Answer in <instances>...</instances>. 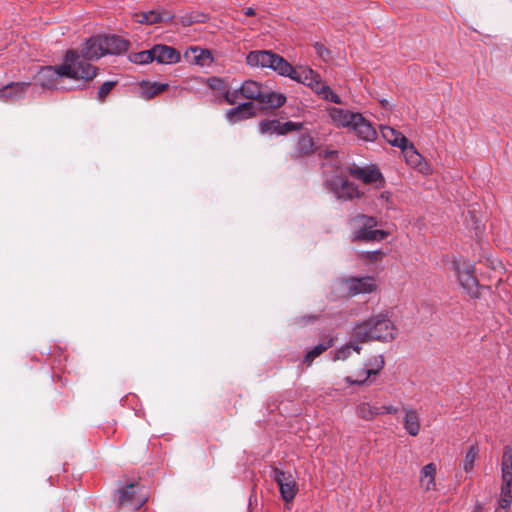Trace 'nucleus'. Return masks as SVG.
Returning <instances> with one entry per match:
<instances>
[{"label": "nucleus", "mask_w": 512, "mask_h": 512, "mask_svg": "<svg viewBox=\"0 0 512 512\" xmlns=\"http://www.w3.org/2000/svg\"><path fill=\"white\" fill-rule=\"evenodd\" d=\"M98 74V68L90 63L80 60L76 49H68L63 62L59 65L41 67L36 80L43 88H58L61 78H69L76 81L88 82Z\"/></svg>", "instance_id": "f257e3e1"}, {"label": "nucleus", "mask_w": 512, "mask_h": 512, "mask_svg": "<svg viewBox=\"0 0 512 512\" xmlns=\"http://www.w3.org/2000/svg\"><path fill=\"white\" fill-rule=\"evenodd\" d=\"M384 253L381 250L368 251L362 254V257L369 261H378L383 257Z\"/></svg>", "instance_id": "79ce46f5"}, {"label": "nucleus", "mask_w": 512, "mask_h": 512, "mask_svg": "<svg viewBox=\"0 0 512 512\" xmlns=\"http://www.w3.org/2000/svg\"><path fill=\"white\" fill-rule=\"evenodd\" d=\"M168 88V84L166 83H146L143 86V95L145 98L150 99L154 96L164 92Z\"/></svg>", "instance_id": "72a5a7b5"}, {"label": "nucleus", "mask_w": 512, "mask_h": 512, "mask_svg": "<svg viewBox=\"0 0 512 512\" xmlns=\"http://www.w3.org/2000/svg\"><path fill=\"white\" fill-rule=\"evenodd\" d=\"M382 137L392 146L404 148L408 144V139L399 131L389 126H381Z\"/></svg>", "instance_id": "a878e982"}, {"label": "nucleus", "mask_w": 512, "mask_h": 512, "mask_svg": "<svg viewBox=\"0 0 512 512\" xmlns=\"http://www.w3.org/2000/svg\"><path fill=\"white\" fill-rule=\"evenodd\" d=\"M512 503V483L501 481L500 494L495 512H509Z\"/></svg>", "instance_id": "bb28decb"}, {"label": "nucleus", "mask_w": 512, "mask_h": 512, "mask_svg": "<svg viewBox=\"0 0 512 512\" xmlns=\"http://www.w3.org/2000/svg\"><path fill=\"white\" fill-rule=\"evenodd\" d=\"M473 512H481V508L477 507Z\"/></svg>", "instance_id": "de8ad7c7"}, {"label": "nucleus", "mask_w": 512, "mask_h": 512, "mask_svg": "<svg viewBox=\"0 0 512 512\" xmlns=\"http://www.w3.org/2000/svg\"><path fill=\"white\" fill-rule=\"evenodd\" d=\"M238 91H240V95L243 98L259 102L264 89L260 83L253 80H246L242 83Z\"/></svg>", "instance_id": "b1692460"}, {"label": "nucleus", "mask_w": 512, "mask_h": 512, "mask_svg": "<svg viewBox=\"0 0 512 512\" xmlns=\"http://www.w3.org/2000/svg\"><path fill=\"white\" fill-rule=\"evenodd\" d=\"M246 63L251 67L270 68L284 77H290L291 74H294L295 68L286 59L271 50L249 52Z\"/></svg>", "instance_id": "20e7f679"}, {"label": "nucleus", "mask_w": 512, "mask_h": 512, "mask_svg": "<svg viewBox=\"0 0 512 512\" xmlns=\"http://www.w3.org/2000/svg\"><path fill=\"white\" fill-rule=\"evenodd\" d=\"M29 86L30 82H11L0 89V100L14 102L26 94Z\"/></svg>", "instance_id": "6ab92c4d"}, {"label": "nucleus", "mask_w": 512, "mask_h": 512, "mask_svg": "<svg viewBox=\"0 0 512 512\" xmlns=\"http://www.w3.org/2000/svg\"><path fill=\"white\" fill-rule=\"evenodd\" d=\"M302 123H297L293 121H287V122H280L279 127V135H286L293 131H299L302 128Z\"/></svg>", "instance_id": "e433bc0d"}, {"label": "nucleus", "mask_w": 512, "mask_h": 512, "mask_svg": "<svg viewBox=\"0 0 512 512\" xmlns=\"http://www.w3.org/2000/svg\"><path fill=\"white\" fill-rule=\"evenodd\" d=\"M328 114L334 125L337 127L346 128L349 131L351 130L353 124H355V120H359L358 112H352L337 107H331L328 110Z\"/></svg>", "instance_id": "f8f14e48"}, {"label": "nucleus", "mask_w": 512, "mask_h": 512, "mask_svg": "<svg viewBox=\"0 0 512 512\" xmlns=\"http://www.w3.org/2000/svg\"><path fill=\"white\" fill-rule=\"evenodd\" d=\"M397 328L385 314L372 316L357 323L353 328V337L359 342H389L396 338Z\"/></svg>", "instance_id": "f03ea898"}, {"label": "nucleus", "mask_w": 512, "mask_h": 512, "mask_svg": "<svg viewBox=\"0 0 512 512\" xmlns=\"http://www.w3.org/2000/svg\"><path fill=\"white\" fill-rule=\"evenodd\" d=\"M403 427L410 436H417L420 432L419 413L408 406H403Z\"/></svg>", "instance_id": "412c9836"}, {"label": "nucleus", "mask_w": 512, "mask_h": 512, "mask_svg": "<svg viewBox=\"0 0 512 512\" xmlns=\"http://www.w3.org/2000/svg\"><path fill=\"white\" fill-rule=\"evenodd\" d=\"M137 22L141 24H156L160 22H168L173 19L174 15L168 11H149L136 15Z\"/></svg>", "instance_id": "393cba45"}, {"label": "nucleus", "mask_w": 512, "mask_h": 512, "mask_svg": "<svg viewBox=\"0 0 512 512\" xmlns=\"http://www.w3.org/2000/svg\"><path fill=\"white\" fill-rule=\"evenodd\" d=\"M354 220L358 224V229L353 234L354 241H381L388 236L386 231L374 229L377 226V220L375 217L358 215L354 218Z\"/></svg>", "instance_id": "423d86ee"}, {"label": "nucleus", "mask_w": 512, "mask_h": 512, "mask_svg": "<svg viewBox=\"0 0 512 512\" xmlns=\"http://www.w3.org/2000/svg\"><path fill=\"white\" fill-rule=\"evenodd\" d=\"M80 55V60L89 63L92 60H98L104 56L101 46L100 35L89 38L81 50H77Z\"/></svg>", "instance_id": "dca6fc26"}, {"label": "nucleus", "mask_w": 512, "mask_h": 512, "mask_svg": "<svg viewBox=\"0 0 512 512\" xmlns=\"http://www.w3.org/2000/svg\"><path fill=\"white\" fill-rule=\"evenodd\" d=\"M436 465L429 463L425 465L420 473V484L426 491L434 490L436 486L435 482Z\"/></svg>", "instance_id": "cd10ccee"}, {"label": "nucleus", "mask_w": 512, "mask_h": 512, "mask_svg": "<svg viewBox=\"0 0 512 512\" xmlns=\"http://www.w3.org/2000/svg\"><path fill=\"white\" fill-rule=\"evenodd\" d=\"M333 338L327 337L325 338L321 343H319L317 346H315L313 349L308 351L304 357V363L307 366H310L314 359L320 356L324 351H326L328 348L333 346Z\"/></svg>", "instance_id": "7c9ffc66"}, {"label": "nucleus", "mask_w": 512, "mask_h": 512, "mask_svg": "<svg viewBox=\"0 0 512 512\" xmlns=\"http://www.w3.org/2000/svg\"><path fill=\"white\" fill-rule=\"evenodd\" d=\"M254 116V104L251 101L241 103L236 107L227 110L225 113V118L231 124H235Z\"/></svg>", "instance_id": "a211bd4d"}, {"label": "nucleus", "mask_w": 512, "mask_h": 512, "mask_svg": "<svg viewBox=\"0 0 512 512\" xmlns=\"http://www.w3.org/2000/svg\"><path fill=\"white\" fill-rule=\"evenodd\" d=\"M286 102V97L282 93L266 92L263 91L259 103L265 105L267 108H280Z\"/></svg>", "instance_id": "c756f323"}, {"label": "nucleus", "mask_w": 512, "mask_h": 512, "mask_svg": "<svg viewBox=\"0 0 512 512\" xmlns=\"http://www.w3.org/2000/svg\"><path fill=\"white\" fill-rule=\"evenodd\" d=\"M362 343L363 342L357 341L352 336L351 340L347 344L343 345L341 348H339L338 350L335 351L333 360L334 361H337V360L344 361L351 356L352 352L360 354V352H361L360 344H362Z\"/></svg>", "instance_id": "c85d7f7f"}, {"label": "nucleus", "mask_w": 512, "mask_h": 512, "mask_svg": "<svg viewBox=\"0 0 512 512\" xmlns=\"http://www.w3.org/2000/svg\"><path fill=\"white\" fill-rule=\"evenodd\" d=\"M209 86L211 89L220 91L222 93L226 89L223 80L216 77L209 79Z\"/></svg>", "instance_id": "a19ab883"}, {"label": "nucleus", "mask_w": 512, "mask_h": 512, "mask_svg": "<svg viewBox=\"0 0 512 512\" xmlns=\"http://www.w3.org/2000/svg\"><path fill=\"white\" fill-rule=\"evenodd\" d=\"M391 194L389 192H382L380 194V199L386 201L387 203L390 202Z\"/></svg>", "instance_id": "a18cd8bd"}, {"label": "nucleus", "mask_w": 512, "mask_h": 512, "mask_svg": "<svg viewBox=\"0 0 512 512\" xmlns=\"http://www.w3.org/2000/svg\"><path fill=\"white\" fill-rule=\"evenodd\" d=\"M377 287V280L372 276L348 277L339 279L334 284V291L343 297H352L372 293Z\"/></svg>", "instance_id": "39448f33"}, {"label": "nucleus", "mask_w": 512, "mask_h": 512, "mask_svg": "<svg viewBox=\"0 0 512 512\" xmlns=\"http://www.w3.org/2000/svg\"><path fill=\"white\" fill-rule=\"evenodd\" d=\"M356 413L364 420H372L378 415L396 414L398 408L392 405L372 406L367 402H362L357 406Z\"/></svg>", "instance_id": "ddd939ff"}, {"label": "nucleus", "mask_w": 512, "mask_h": 512, "mask_svg": "<svg viewBox=\"0 0 512 512\" xmlns=\"http://www.w3.org/2000/svg\"><path fill=\"white\" fill-rule=\"evenodd\" d=\"M153 61L159 64H175L180 61V52L167 45L157 44L152 47Z\"/></svg>", "instance_id": "f3484780"}, {"label": "nucleus", "mask_w": 512, "mask_h": 512, "mask_svg": "<svg viewBox=\"0 0 512 512\" xmlns=\"http://www.w3.org/2000/svg\"><path fill=\"white\" fill-rule=\"evenodd\" d=\"M117 81H106L104 82L98 89L97 99L99 101H104L106 96L111 92V90L115 87Z\"/></svg>", "instance_id": "4c0bfd02"}, {"label": "nucleus", "mask_w": 512, "mask_h": 512, "mask_svg": "<svg viewBox=\"0 0 512 512\" xmlns=\"http://www.w3.org/2000/svg\"><path fill=\"white\" fill-rule=\"evenodd\" d=\"M406 162L412 167H419L422 163V156L419 154L414 146L408 142L404 148H401Z\"/></svg>", "instance_id": "2f4dec72"}, {"label": "nucleus", "mask_w": 512, "mask_h": 512, "mask_svg": "<svg viewBox=\"0 0 512 512\" xmlns=\"http://www.w3.org/2000/svg\"><path fill=\"white\" fill-rule=\"evenodd\" d=\"M314 49L318 57H320L325 62L329 61L331 58V52L328 50L323 44L316 42L314 44Z\"/></svg>", "instance_id": "58836bf2"}, {"label": "nucleus", "mask_w": 512, "mask_h": 512, "mask_svg": "<svg viewBox=\"0 0 512 512\" xmlns=\"http://www.w3.org/2000/svg\"><path fill=\"white\" fill-rule=\"evenodd\" d=\"M453 266L461 287L470 297L478 298L479 284L475 276L474 266L465 262L460 263L456 261L453 263Z\"/></svg>", "instance_id": "0eeeda50"}, {"label": "nucleus", "mask_w": 512, "mask_h": 512, "mask_svg": "<svg viewBox=\"0 0 512 512\" xmlns=\"http://www.w3.org/2000/svg\"><path fill=\"white\" fill-rule=\"evenodd\" d=\"M243 12L246 16H249V17L256 15V12L252 7H247L245 9H243Z\"/></svg>", "instance_id": "c03bdc74"}, {"label": "nucleus", "mask_w": 512, "mask_h": 512, "mask_svg": "<svg viewBox=\"0 0 512 512\" xmlns=\"http://www.w3.org/2000/svg\"><path fill=\"white\" fill-rule=\"evenodd\" d=\"M384 365L385 361L382 355L373 356L365 364L366 368L363 371L364 377L362 379H352L348 376L345 381L350 385H363L371 375H377Z\"/></svg>", "instance_id": "4468645a"}, {"label": "nucleus", "mask_w": 512, "mask_h": 512, "mask_svg": "<svg viewBox=\"0 0 512 512\" xmlns=\"http://www.w3.org/2000/svg\"><path fill=\"white\" fill-rule=\"evenodd\" d=\"M315 151V144L313 138L308 134H303L299 137L295 151L291 154V158L298 159L308 156Z\"/></svg>", "instance_id": "5701e85b"}, {"label": "nucleus", "mask_w": 512, "mask_h": 512, "mask_svg": "<svg viewBox=\"0 0 512 512\" xmlns=\"http://www.w3.org/2000/svg\"><path fill=\"white\" fill-rule=\"evenodd\" d=\"M359 120H355L350 131H352L359 139L372 142L377 137V132L372 124L363 117L362 114L358 115Z\"/></svg>", "instance_id": "aec40b11"}, {"label": "nucleus", "mask_w": 512, "mask_h": 512, "mask_svg": "<svg viewBox=\"0 0 512 512\" xmlns=\"http://www.w3.org/2000/svg\"><path fill=\"white\" fill-rule=\"evenodd\" d=\"M142 488L137 482L120 487L117 490L119 494L118 505L120 507L130 506L133 510L139 509L147 500V497L140 493Z\"/></svg>", "instance_id": "6e6552de"}, {"label": "nucleus", "mask_w": 512, "mask_h": 512, "mask_svg": "<svg viewBox=\"0 0 512 512\" xmlns=\"http://www.w3.org/2000/svg\"><path fill=\"white\" fill-rule=\"evenodd\" d=\"M280 121L278 119H264L259 122V132L263 135H279Z\"/></svg>", "instance_id": "473e14b6"}, {"label": "nucleus", "mask_w": 512, "mask_h": 512, "mask_svg": "<svg viewBox=\"0 0 512 512\" xmlns=\"http://www.w3.org/2000/svg\"><path fill=\"white\" fill-rule=\"evenodd\" d=\"M317 319V316L315 315H308V316H301L297 317L294 320V323L299 326H305L310 321H315Z\"/></svg>", "instance_id": "37998d69"}, {"label": "nucleus", "mask_w": 512, "mask_h": 512, "mask_svg": "<svg viewBox=\"0 0 512 512\" xmlns=\"http://www.w3.org/2000/svg\"><path fill=\"white\" fill-rule=\"evenodd\" d=\"M289 78L310 87L320 98L324 100L335 104L341 103V98L334 93L328 85L322 82L321 76L307 66L295 67L294 74H291Z\"/></svg>", "instance_id": "7ed1b4c3"}, {"label": "nucleus", "mask_w": 512, "mask_h": 512, "mask_svg": "<svg viewBox=\"0 0 512 512\" xmlns=\"http://www.w3.org/2000/svg\"><path fill=\"white\" fill-rule=\"evenodd\" d=\"M326 184L338 199L352 200L362 195L354 183L339 175L332 177Z\"/></svg>", "instance_id": "1a4fd4ad"}, {"label": "nucleus", "mask_w": 512, "mask_h": 512, "mask_svg": "<svg viewBox=\"0 0 512 512\" xmlns=\"http://www.w3.org/2000/svg\"><path fill=\"white\" fill-rule=\"evenodd\" d=\"M272 477L278 484L281 497L285 502H290L294 499L297 493V484L290 473H286L283 470L274 468L272 471Z\"/></svg>", "instance_id": "9d476101"}, {"label": "nucleus", "mask_w": 512, "mask_h": 512, "mask_svg": "<svg viewBox=\"0 0 512 512\" xmlns=\"http://www.w3.org/2000/svg\"><path fill=\"white\" fill-rule=\"evenodd\" d=\"M349 173L356 179L361 180L365 184L377 183L378 186L384 185V178L378 168L374 166L360 167L352 165L349 167Z\"/></svg>", "instance_id": "9b49d317"}, {"label": "nucleus", "mask_w": 512, "mask_h": 512, "mask_svg": "<svg viewBox=\"0 0 512 512\" xmlns=\"http://www.w3.org/2000/svg\"><path fill=\"white\" fill-rule=\"evenodd\" d=\"M223 98L224 101L229 104L233 105L236 103V100L238 96L240 95V91L238 89L234 90L233 92H230L227 88L223 91Z\"/></svg>", "instance_id": "ea45409f"}, {"label": "nucleus", "mask_w": 512, "mask_h": 512, "mask_svg": "<svg viewBox=\"0 0 512 512\" xmlns=\"http://www.w3.org/2000/svg\"><path fill=\"white\" fill-rule=\"evenodd\" d=\"M334 153H335V151L326 152L325 157H329V156L333 155Z\"/></svg>", "instance_id": "49530a36"}, {"label": "nucleus", "mask_w": 512, "mask_h": 512, "mask_svg": "<svg viewBox=\"0 0 512 512\" xmlns=\"http://www.w3.org/2000/svg\"><path fill=\"white\" fill-rule=\"evenodd\" d=\"M131 61L136 64H148L153 61L152 48L138 53H134L130 57Z\"/></svg>", "instance_id": "c9c22d12"}, {"label": "nucleus", "mask_w": 512, "mask_h": 512, "mask_svg": "<svg viewBox=\"0 0 512 512\" xmlns=\"http://www.w3.org/2000/svg\"><path fill=\"white\" fill-rule=\"evenodd\" d=\"M478 455V448L476 446H471L465 455L464 461H463V469L466 472H470L473 469L475 459Z\"/></svg>", "instance_id": "f704fd0d"}, {"label": "nucleus", "mask_w": 512, "mask_h": 512, "mask_svg": "<svg viewBox=\"0 0 512 512\" xmlns=\"http://www.w3.org/2000/svg\"><path fill=\"white\" fill-rule=\"evenodd\" d=\"M184 57L191 63L199 66H207L212 62L211 54L208 50L199 47H190L184 54Z\"/></svg>", "instance_id": "4be33fe9"}, {"label": "nucleus", "mask_w": 512, "mask_h": 512, "mask_svg": "<svg viewBox=\"0 0 512 512\" xmlns=\"http://www.w3.org/2000/svg\"><path fill=\"white\" fill-rule=\"evenodd\" d=\"M100 40L104 56L119 55L128 49V42L116 35H100Z\"/></svg>", "instance_id": "2eb2a0df"}]
</instances>
